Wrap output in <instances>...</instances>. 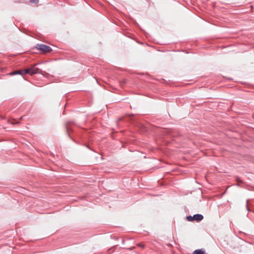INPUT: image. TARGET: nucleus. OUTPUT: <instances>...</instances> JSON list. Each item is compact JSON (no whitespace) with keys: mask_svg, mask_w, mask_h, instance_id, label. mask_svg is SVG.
Returning <instances> with one entry per match:
<instances>
[{"mask_svg":"<svg viewBox=\"0 0 254 254\" xmlns=\"http://www.w3.org/2000/svg\"><path fill=\"white\" fill-rule=\"evenodd\" d=\"M37 64L31 65L30 67L24 69V73H26V74H29L31 75L37 73H42V71L41 69L35 67Z\"/></svg>","mask_w":254,"mask_h":254,"instance_id":"1","label":"nucleus"},{"mask_svg":"<svg viewBox=\"0 0 254 254\" xmlns=\"http://www.w3.org/2000/svg\"><path fill=\"white\" fill-rule=\"evenodd\" d=\"M36 48L38 50H40L41 51H42L44 53H48L52 51V49L46 45L44 44H37L36 46Z\"/></svg>","mask_w":254,"mask_h":254,"instance_id":"2","label":"nucleus"},{"mask_svg":"<svg viewBox=\"0 0 254 254\" xmlns=\"http://www.w3.org/2000/svg\"><path fill=\"white\" fill-rule=\"evenodd\" d=\"M193 221L199 222L203 219V216L201 214H196L193 216Z\"/></svg>","mask_w":254,"mask_h":254,"instance_id":"3","label":"nucleus"},{"mask_svg":"<svg viewBox=\"0 0 254 254\" xmlns=\"http://www.w3.org/2000/svg\"><path fill=\"white\" fill-rule=\"evenodd\" d=\"M193 254H205V252L201 249H198L195 250Z\"/></svg>","mask_w":254,"mask_h":254,"instance_id":"4","label":"nucleus"},{"mask_svg":"<svg viewBox=\"0 0 254 254\" xmlns=\"http://www.w3.org/2000/svg\"><path fill=\"white\" fill-rule=\"evenodd\" d=\"M16 71H17V74H19V75H23L26 74V73H25L24 72V69L17 70H16Z\"/></svg>","mask_w":254,"mask_h":254,"instance_id":"5","label":"nucleus"},{"mask_svg":"<svg viewBox=\"0 0 254 254\" xmlns=\"http://www.w3.org/2000/svg\"><path fill=\"white\" fill-rule=\"evenodd\" d=\"M66 130H67V135L70 136V135L69 134V130H72V129L69 127V125H66Z\"/></svg>","mask_w":254,"mask_h":254,"instance_id":"6","label":"nucleus"},{"mask_svg":"<svg viewBox=\"0 0 254 254\" xmlns=\"http://www.w3.org/2000/svg\"><path fill=\"white\" fill-rule=\"evenodd\" d=\"M186 219H187V220H188V221H193V216H187Z\"/></svg>","mask_w":254,"mask_h":254,"instance_id":"7","label":"nucleus"},{"mask_svg":"<svg viewBox=\"0 0 254 254\" xmlns=\"http://www.w3.org/2000/svg\"><path fill=\"white\" fill-rule=\"evenodd\" d=\"M17 73L16 70L12 71V72H10L9 73H8V75H11V76L17 75Z\"/></svg>","mask_w":254,"mask_h":254,"instance_id":"8","label":"nucleus"},{"mask_svg":"<svg viewBox=\"0 0 254 254\" xmlns=\"http://www.w3.org/2000/svg\"><path fill=\"white\" fill-rule=\"evenodd\" d=\"M248 205H249V199H247V203H246V208H247V210L248 211H250V209L248 206Z\"/></svg>","mask_w":254,"mask_h":254,"instance_id":"9","label":"nucleus"},{"mask_svg":"<svg viewBox=\"0 0 254 254\" xmlns=\"http://www.w3.org/2000/svg\"><path fill=\"white\" fill-rule=\"evenodd\" d=\"M137 246L142 248H144L145 247L144 245L143 244H141V243L138 244Z\"/></svg>","mask_w":254,"mask_h":254,"instance_id":"10","label":"nucleus"},{"mask_svg":"<svg viewBox=\"0 0 254 254\" xmlns=\"http://www.w3.org/2000/svg\"><path fill=\"white\" fill-rule=\"evenodd\" d=\"M37 1V0H30V1L33 3H35Z\"/></svg>","mask_w":254,"mask_h":254,"instance_id":"11","label":"nucleus"},{"mask_svg":"<svg viewBox=\"0 0 254 254\" xmlns=\"http://www.w3.org/2000/svg\"><path fill=\"white\" fill-rule=\"evenodd\" d=\"M119 121H122V119L120 118V119H119Z\"/></svg>","mask_w":254,"mask_h":254,"instance_id":"12","label":"nucleus"}]
</instances>
